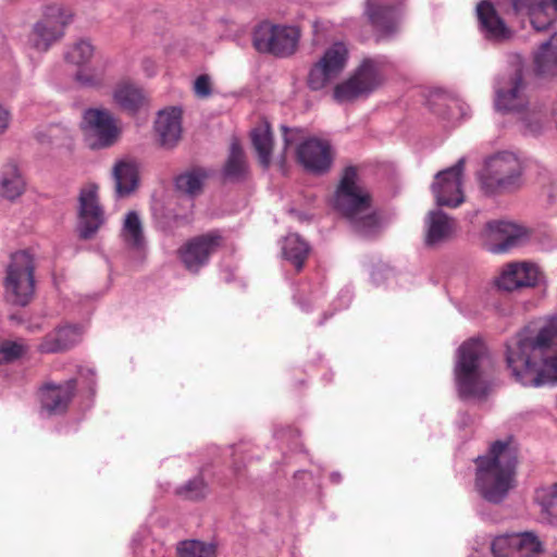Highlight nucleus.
Returning a JSON list of instances; mask_svg holds the SVG:
<instances>
[{"mask_svg": "<svg viewBox=\"0 0 557 557\" xmlns=\"http://www.w3.org/2000/svg\"><path fill=\"white\" fill-rule=\"evenodd\" d=\"M122 236L127 245L140 249L145 245L143 224L135 211H129L124 219Z\"/></svg>", "mask_w": 557, "mask_h": 557, "instance_id": "obj_34", "label": "nucleus"}, {"mask_svg": "<svg viewBox=\"0 0 557 557\" xmlns=\"http://www.w3.org/2000/svg\"><path fill=\"white\" fill-rule=\"evenodd\" d=\"M535 500L541 511L549 521L557 520V484L539 488L535 493Z\"/></svg>", "mask_w": 557, "mask_h": 557, "instance_id": "obj_38", "label": "nucleus"}, {"mask_svg": "<svg viewBox=\"0 0 557 557\" xmlns=\"http://www.w3.org/2000/svg\"><path fill=\"white\" fill-rule=\"evenodd\" d=\"M406 0H366L363 15L373 28L376 39H385L398 30V12Z\"/></svg>", "mask_w": 557, "mask_h": 557, "instance_id": "obj_15", "label": "nucleus"}, {"mask_svg": "<svg viewBox=\"0 0 557 557\" xmlns=\"http://www.w3.org/2000/svg\"><path fill=\"white\" fill-rule=\"evenodd\" d=\"M484 236L491 252L503 253L525 244L530 234L522 225L499 220L486 223Z\"/></svg>", "mask_w": 557, "mask_h": 557, "instance_id": "obj_16", "label": "nucleus"}, {"mask_svg": "<svg viewBox=\"0 0 557 557\" xmlns=\"http://www.w3.org/2000/svg\"><path fill=\"white\" fill-rule=\"evenodd\" d=\"M542 273L532 262H510L506 264L495 278L498 289L513 292L520 288L534 287L539 284Z\"/></svg>", "mask_w": 557, "mask_h": 557, "instance_id": "obj_21", "label": "nucleus"}, {"mask_svg": "<svg viewBox=\"0 0 557 557\" xmlns=\"http://www.w3.org/2000/svg\"><path fill=\"white\" fill-rule=\"evenodd\" d=\"M233 469H234V472H235L236 474H239V472H240V467H239L236 462H234V465H233Z\"/></svg>", "mask_w": 557, "mask_h": 557, "instance_id": "obj_46", "label": "nucleus"}, {"mask_svg": "<svg viewBox=\"0 0 557 557\" xmlns=\"http://www.w3.org/2000/svg\"><path fill=\"white\" fill-rule=\"evenodd\" d=\"M92 54V45L87 40H79L66 52L65 57L69 62L82 65L88 62Z\"/></svg>", "mask_w": 557, "mask_h": 557, "instance_id": "obj_39", "label": "nucleus"}, {"mask_svg": "<svg viewBox=\"0 0 557 557\" xmlns=\"http://www.w3.org/2000/svg\"><path fill=\"white\" fill-rule=\"evenodd\" d=\"M117 197L129 196L138 187L139 168L133 159H122L115 162L112 170Z\"/></svg>", "mask_w": 557, "mask_h": 557, "instance_id": "obj_27", "label": "nucleus"}, {"mask_svg": "<svg viewBox=\"0 0 557 557\" xmlns=\"http://www.w3.org/2000/svg\"><path fill=\"white\" fill-rule=\"evenodd\" d=\"M35 263L33 256L25 250L11 255L4 278V293L9 301L18 306H26L35 293Z\"/></svg>", "mask_w": 557, "mask_h": 557, "instance_id": "obj_7", "label": "nucleus"}, {"mask_svg": "<svg viewBox=\"0 0 557 557\" xmlns=\"http://www.w3.org/2000/svg\"><path fill=\"white\" fill-rule=\"evenodd\" d=\"M476 17L479 30L486 40L504 42L512 38V29L507 26L491 1L483 0L478 3Z\"/></svg>", "mask_w": 557, "mask_h": 557, "instance_id": "obj_22", "label": "nucleus"}, {"mask_svg": "<svg viewBox=\"0 0 557 557\" xmlns=\"http://www.w3.org/2000/svg\"><path fill=\"white\" fill-rule=\"evenodd\" d=\"M386 64L383 55L364 58L347 79L334 87L333 99L344 104L369 97L382 86Z\"/></svg>", "mask_w": 557, "mask_h": 557, "instance_id": "obj_6", "label": "nucleus"}, {"mask_svg": "<svg viewBox=\"0 0 557 557\" xmlns=\"http://www.w3.org/2000/svg\"><path fill=\"white\" fill-rule=\"evenodd\" d=\"M177 557H216L215 546L210 543L186 540L177 544Z\"/></svg>", "mask_w": 557, "mask_h": 557, "instance_id": "obj_37", "label": "nucleus"}, {"mask_svg": "<svg viewBox=\"0 0 557 557\" xmlns=\"http://www.w3.org/2000/svg\"><path fill=\"white\" fill-rule=\"evenodd\" d=\"M77 388V380L70 379L63 383H45L39 388L40 407L47 416H61L65 413L73 400Z\"/></svg>", "mask_w": 557, "mask_h": 557, "instance_id": "obj_20", "label": "nucleus"}, {"mask_svg": "<svg viewBox=\"0 0 557 557\" xmlns=\"http://www.w3.org/2000/svg\"><path fill=\"white\" fill-rule=\"evenodd\" d=\"M27 348L22 343L3 341L0 343V364L13 362L26 352Z\"/></svg>", "mask_w": 557, "mask_h": 557, "instance_id": "obj_40", "label": "nucleus"}, {"mask_svg": "<svg viewBox=\"0 0 557 557\" xmlns=\"http://www.w3.org/2000/svg\"><path fill=\"white\" fill-rule=\"evenodd\" d=\"M195 94L198 97L206 98L211 95V82L208 75H200L194 84Z\"/></svg>", "mask_w": 557, "mask_h": 557, "instance_id": "obj_42", "label": "nucleus"}, {"mask_svg": "<svg viewBox=\"0 0 557 557\" xmlns=\"http://www.w3.org/2000/svg\"><path fill=\"white\" fill-rule=\"evenodd\" d=\"M252 146L263 168H269L273 149V135L268 123L255 127L251 132Z\"/></svg>", "mask_w": 557, "mask_h": 557, "instance_id": "obj_32", "label": "nucleus"}, {"mask_svg": "<svg viewBox=\"0 0 557 557\" xmlns=\"http://www.w3.org/2000/svg\"><path fill=\"white\" fill-rule=\"evenodd\" d=\"M309 251V244L298 234H289L283 240V256L295 267L298 272L304 268Z\"/></svg>", "mask_w": 557, "mask_h": 557, "instance_id": "obj_31", "label": "nucleus"}, {"mask_svg": "<svg viewBox=\"0 0 557 557\" xmlns=\"http://www.w3.org/2000/svg\"><path fill=\"white\" fill-rule=\"evenodd\" d=\"M104 222V213L98 200V186L89 183L78 196V233L83 239L91 238Z\"/></svg>", "mask_w": 557, "mask_h": 557, "instance_id": "obj_18", "label": "nucleus"}, {"mask_svg": "<svg viewBox=\"0 0 557 557\" xmlns=\"http://www.w3.org/2000/svg\"><path fill=\"white\" fill-rule=\"evenodd\" d=\"M75 77L78 83L86 87H99L104 81V74L102 71H95L90 69L79 70Z\"/></svg>", "mask_w": 557, "mask_h": 557, "instance_id": "obj_41", "label": "nucleus"}, {"mask_svg": "<svg viewBox=\"0 0 557 557\" xmlns=\"http://www.w3.org/2000/svg\"><path fill=\"white\" fill-rule=\"evenodd\" d=\"M299 38L300 32L295 26L264 22L253 33V46L259 52L285 58L296 51Z\"/></svg>", "mask_w": 557, "mask_h": 557, "instance_id": "obj_10", "label": "nucleus"}, {"mask_svg": "<svg viewBox=\"0 0 557 557\" xmlns=\"http://www.w3.org/2000/svg\"><path fill=\"white\" fill-rule=\"evenodd\" d=\"M82 128L92 149L113 146L121 135L115 117L106 109H88L84 112Z\"/></svg>", "mask_w": 557, "mask_h": 557, "instance_id": "obj_12", "label": "nucleus"}, {"mask_svg": "<svg viewBox=\"0 0 557 557\" xmlns=\"http://www.w3.org/2000/svg\"><path fill=\"white\" fill-rule=\"evenodd\" d=\"M534 69L540 75L557 74V33L543 42L534 53Z\"/></svg>", "mask_w": 557, "mask_h": 557, "instance_id": "obj_30", "label": "nucleus"}, {"mask_svg": "<svg viewBox=\"0 0 557 557\" xmlns=\"http://www.w3.org/2000/svg\"><path fill=\"white\" fill-rule=\"evenodd\" d=\"M222 244V235L218 231H211L188 239L178 248L177 256L188 272L197 274L209 263L211 256Z\"/></svg>", "mask_w": 557, "mask_h": 557, "instance_id": "obj_13", "label": "nucleus"}, {"mask_svg": "<svg viewBox=\"0 0 557 557\" xmlns=\"http://www.w3.org/2000/svg\"><path fill=\"white\" fill-rule=\"evenodd\" d=\"M181 117L182 111L177 108L159 112L154 122V129L161 146L172 148L177 144L182 133Z\"/></svg>", "mask_w": 557, "mask_h": 557, "instance_id": "obj_26", "label": "nucleus"}, {"mask_svg": "<svg viewBox=\"0 0 557 557\" xmlns=\"http://www.w3.org/2000/svg\"><path fill=\"white\" fill-rule=\"evenodd\" d=\"M282 129L284 132V140H285V145L288 146L289 145V139L286 137V134H287V131L288 128L286 126H282Z\"/></svg>", "mask_w": 557, "mask_h": 557, "instance_id": "obj_45", "label": "nucleus"}, {"mask_svg": "<svg viewBox=\"0 0 557 557\" xmlns=\"http://www.w3.org/2000/svg\"><path fill=\"white\" fill-rule=\"evenodd\" d=\"M516 13L525 12L536 30L547 29L556 20L557 11L549 0H510Z\"/></svg>", "mask_w": 557, "mask_h": 557, "instance_id": "obj_23", "label": "nucleus"}, {"mask_svg": "<svg viewBox=\"0 0 557 557\" xmlns=\"http://www.w3.org/2000/svg\"><path fill=\"white\" fill-rule=\"evenodd\" d=\"M297 161L314 175L327 173L333 163L332 147L327 140L310 137L300 143L296 150Z\"/></svg>", "mask_w": 557, "mask_h": 557, "instance_id": "obj_19", "label": "nucleus"}, {"mask_svg": "<svg viewBox=\"0 0 557 557\" xmlns=\"http://www.w3.org/2000/svg\"><path fill=\"white\" fill-rule=\"evenodd\" d=\"M10 112L0 104V134L4 133L9 127Z\"/></svg>", "mask_w": 557, "mask_h": 557, "instance_id": "obj_43", "label": "nucleus"}, {"mask_svg": "<svg viewBox=\"0 0 557 557\" xmlns=\"http://www.w3.org/2000/svg\"><path fill=\"white\" fill-rule=\"evenodd\" d=\"M521 163L511 152H500L486 160L480 174L482 188L487 194H497L520 185Z\"/></svg>", "mask_w": 557, "mask_h": 557, "instance_id": "obj_8", "label": "nucleus"}, {"mask_svg": "<svg viewBox=\"0 0 557 557\" xmlns=\"http://www.w3.org/2000/svg\"><path fill=\"white\" fill-rule=\"evenodd\" d=\"M475 490L491 504H500L517 484L518 453L510 441L494 442L486 455L474 460Z\"/></svg>", "mask_w": 557, "mask_h": 557, "instance_id": "obj_2", "label": "nucleus"}, {"mask_svg": "<svg viewBox=\"0 0 557 557\" xmlns=\"http://www.w3.org/2000/svg\"><path fill=\"white\" fill-rule=\"evenodd\" d=\"M485 358L486 348L480 341L470 339L459 347L454 372L460 397L483 398L487 395L491 386L482 373Z\"/></svg>", "mask_w": 557, "mask_h": 557, "instance_id": "obj_5", "label": "nucleus"}, {"mask_svg": "<svg viewBox=\"0 0 557 557\" xmlns=\"http://www.w3.org/2000/svg\"><path fill=\"white\" fill-rule=\"evenodd\" d=\"M71 21L72 13L63 7L47 5L28 36L29 46L40 52L48 51L53 44L61 40Z\"/></svg>", "mask_w": 557, "mask_h": 557, "instance_id": "obj_9", "label": "nucleus"}, {"mask_svg": "<svg viewBox=\"0 0 557 557\" xmlns=\"http://www.w3.org/2000/svg\"><path fill=\"white\" fill-rule=\"evenodd\" d=\"M456 223L441 210L430 211L425 218V238L428 247H435L448 240L454 234Z\"/></svg>", "mask_w": 557, "mask_h": 557, "instance_id": "obj_25", "label": "nucleus"}, {"mask_svg": "<svg viewBox=\"0 0 557 557\" xmlns=\"http://www.w3.org/2000/svg\"><path fill=\"white\" fill-rule=\"evenodd\" d=\"M465 159L461 158L450 168L435 175L432 191L438 206L456 208L465 201L462 186V172Z\"/></svg>", "mask_w": 557, "mask_h": 557, "instance_id": "obj_17", "label": "nucleus"}, {"mask_svg": "<svg viewBox=\"0 0 557 557\" xmlns=\"http://www.w3.org/2000/svg\"><path fill=\"white\" fill-rule=\"evenodd\" d=\"M331 480L333 483H339L342 480V475L337 472L331 474Z\"/></svg>", "mask_w": 557, "mask_h": 557, "instance_id": "obj_44", "label": "nucleus"}, {"mask_svg": "<svg viewBox=\"0 0 557 557\" xmlns=\"http://www.w3.org/2000/svg\"><path fill=\"white\" fill-rule=\"evenodd\" d=\"M209 487L201 474L188 480L175 488V495L185 500L198 502L206 498Z\"/></svg>", "mask_w": 557, "mask_h": 557, "instance_id": "obj_35", "label": "nucleus"}, {"mask_svg": "<svg viewBox=\"0 0 557 557\" xmlns=\"http://www.w3.org/2000/svg\"><path fill=\"white\" fill-rule=\"evenodd\" d=\"M506 362L511 375L524 386L540 387L557 382V326L547 324L536 334L525 327L506 344Z\"/></svg>", "mask_w": 557, "mask_h": 557, "instance_id": "obj_1", "label": "nucleus"}, {"mask_svg": "<svg viewBox=\"0 0 557 557\" xmlns=\"http://www.w3.org/2000/svg\"><path fill=\"white\" fill-rule=\"evenodd\" d=\"M247 173L245 153L237 139H233L230 153L223 168V175L231 181H242Z\"/></svg>", "mask_w": 557, "mask_h": 557, "instance_id": "obj_33", "label": "nucleus"}, {"mask_svg": "<svg viewBox=\"0 0 557 557\" xmlns=\"http://www.w3.org/2000/svg\"><path fill=\"white\" fill-rule=\"evenodd\" d=\"M26 188L25 178L15 163L3 165L0 171V196L8 200H15Z\"/></svg>", "mask_w": 557, "mask_h": 557, "instance_id": "obj_28", "label": "nucleus"}, {"mask_svg": "<svg viewBox=\"0 0 557 557\" xmlns=\"http://www.w3.org/2000/svg\"><path fill=\"white\" fill-rule=\"evenodd\" d=\"M113 99L121 109L134 114L145 104L146 96L134 83L122 82L116 85Z\"/></svg>", "mask_w": 557, "mask_h": 557, "instance_id": "obj_29", "label": "nucleus"}, {"mask_svg": "<svg viewBox=\"0 0 557 557\" xmlns=\"http://www.w3.org/2000/svg\"><path fill=\"white\" fill-rule=\"evenodd\" d=\"M207 173L202 169H194L190 172L181 174L175 182L176 188L189 196L201 193Z\"/></svg>", "mask_w": 557, "mask_h": 557, "instance_id": "obj_36", "label": "nucleus"}, {"mask_svg": "<svg viewBox=\"0 0 557 557\" xmlns=\"http://www.w3.org/2000/svg\"><path fill=\"white\" fill-rule=\"evenodd\" d=\"M358 181L356 166L349 165L343 170L334 195V208L348 221L357 235L372 239L382 233L386 221L372 209L371 196Z\"/></svg>", "mask_w": 557, "mask_h": 557, "instance_id": "obj_3", "label": "nucleus"}, {"mask_svg": "<svg viewBox=\"0 0 557 557\" xmlns=\"http://www.w3.org/2000/svg\"><path fill=\"white\" fill-rule=\"evenodd\" d=\"M82 335L83 329L79 325L66 324L60 326L42 338L38 350L42 354L65 351L78 344Z\"/></svg>", "mask_w": 557, "mask_h": 557, "instance_id": "obj_24", "label": "nucleus"}, {"mask_svg": "<svg viewBox=\"0 0 557 557\" xmlns=\"http://www.w3.org/2000/svg\"><path fill=\"white\" fill-rule=\"evenodd\" d=\"M491 550L494 557H542L545 548L535 532L523 531L496 536Z\"/></svg>", "mask_w": 557, "mask_h": 557, "instance_id": "obj_14", "label": "nucleus"}, {"mask_svg": "<svg viewBox=\"0 0 557 557\" xmlns=\"http://www.w3.org/2000/svg\"><path fill=\"white\" fill-rule=\"evenodd\" d=\"M347 61V47L343 42L333 44L311 66L307 79L309 88L318 91L330 85L345 70Z\"/></svg>", "mask_w": 557, "mask_h": 557, "instance_id": "obj_11", "label": "nucleus"}, {"mask_svg": "<svg viewBox=\"0 0 557 557\" xmlns=\"http://www.w3.org/2000/svg\"><path fill=\"white\" fill-rule=\"evenodd\" d=\"M524 66L518 62L510 72L503 75L495 86L494 104L500 112L521 113V124L525 134L539 135L543 129L544 115L541 111L527 110L529 98Z\"/></svg>", "mask_w": 557, "mask_h": 557, "instance_id": "obj_4", "label": "nucleus"}]
</instances>
